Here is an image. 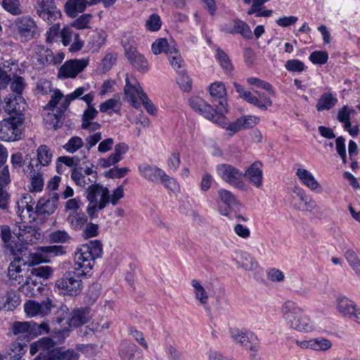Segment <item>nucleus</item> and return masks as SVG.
<instances>
[{"label": "nucleus", "instance_id": "55", "mask_svg": "<svg viewBox=\"0 0 360 360\" xmlns=\"http://www.w3.org/2000/svg\"><path fill=\"white\" fill-rule=\"evenodd\" d=\"M84 144L82 139L79 136H73L69 139L63 148L70 153L76 152Z\"/></svg>", "mask_w": 360, "mask_h": 360}, {"label": "nucleus", "instance_id": "63", "mask_svg": "<svg viewBox=\"0 0 360 360\" xmlns=\"http://www.w3.org/2000/svg\"><path fill=\"white\" fill-rule=\"evenodd\" d=\"M285 68L290 72H302L304 69V64L297 59L288 60Z\"/></svg>", "mask_w": 360, "mask_h": 360}, {"label": "nucleus", "instance_id": "19", "mask_svg": "<svg viewBox=\"0 0 360 360\" xmlns=\"http://www.w3.org/2000/svg\"><path fill=\"white\" fill-rule=\"evenodd\" d=\"M125 82L124 94L127 99L132 106L137 108L139 107V101L142 99L141 94H146L143 91L136 79L132 78L130 79L128 74H126Z\"/></svg>", "mask_w": 360, "mask_h": 360}, {"label": "nucleus", "instance_id": "14", "mask_svg": "<svg viewBox=\"0 0 360 360\" xmlns=\"http://www.w3.org/2000/svg\"><path fill=\"white\" fill-rule=\"evenodd\" d=\"M217 174L223 181L236 188L243 186V173L237 168L227 164H221L217 166Z\"/></svg>", "mask_w": 360, "mask_h": 360}, {"label": "nucleus", "instance_id": "22", "mask_svg": "<svg viewBox=\"0 0 360 360\" xmlns=\"http://www.w3.org/2000/svg\"><path fill=\"white\" fill-rule=\"evenodd\" d=\"M58 199L57 193L47 198H40L36 205L37 216L46 217L52 214L57 208Z\"/></svg>", "mask_w": 360, "mask_h": 360}, {"label": "nucleus", "instance_id": "12", "mask_svg": "<svg viewBox=\"0 0 360 360\" xmlns=\"http://www.w3.org/2000/svg\"><path fill=\"white\" fill-rule=\"evenodd\" d=\"M88 88L85 86H82L75 89L70 94L67 95L63 101L60 103V105L59 107V110L57 111L56 114H49V119L51 121L53 126L55 129L60 127L63 124V112L67 110L69 107L71 101L79 98L82 95H83L86 91Z\"/></svg>", "mask_w": 360, "mask_h": 360}, {"label": "nucleus", "instance_id": "61", "mask_svg": "<svg viewBox=\"0 0 360 360\" xmlns=\"http://www.w3.org/2000/svg\"><path fill=\"white\" fill-rule=\"evenodd\" d=\"M181 159L179 153H172L167 160V165L169 170L176 171L180 166Z\"/></svg>", "mask_w": 360, "mask_h": 360}, {"label": "nucleus", "instance_id": "10", "mask_svg": "<svg viewBox=\"0 0 360 360\" xmlns=\"http://www.w3.org/2000/svg\"><path fill=\"white\" fill-rule=\"evenodd\" d=\"M35 202L30 193H23L16 202V213L21 221L32 222L36 220Z\"/></svg>", "mask_w": 360, "mask_h": 360}, {"label": "nucleus", "instance_id": "4", "mask_svg": "<svg viewBox=\"0 0 360 360\" xmlns=\"http://www.w3.org/2000/svg\"><path fill=\"white\" fill-rule=\"evenodd\" d=\"M140 174L146 179L154 184H162L167 188L174 191L177 189L176 181L167 175L166 172L156 167L148 165H141L139 167Z\"/></svg>", "mask_w": 360, "mask_h": 360}, {"label": "nucleus", "instance_id": "41", "mask_svg": "<svg viewBox=\"0 0 360 360\" xmlns=\"http://www.w3.org/2000/svg\"><path fill=\"white\" fill-rule=\"evenodd\" d=\"M37 160L41 166H47L51 162L52 152L49 147L46 145H41L37 148Z\"/></svg>", "mask_w": 360, "mask_h": 360}, {"label": "nucleus", "instance_id": "9", "mask_svg": "<svg viewBox=\"0 0 360 360\" xmlns=\"http://www.w3.org/2000/svg\"><path fill=\"white\" fill-rule=\"evenodd\" d=\"M82 274L79 272L70 271L65 274V276L57 280L56 286L63 290L64 294L69 295H77L82 290L83 285L80 278Z\"/></svg>", "mask_w": 360, "mask_h": 360}, {"label": "nucleus", "instance_id": "21", "mask_svg": "<svg viewBox=\"0 0 360 360\" xmlns=\"http://www.w3.org/2000/svg\"><path fill=\"white\" fill-rule=\"evenodd\" d=\"M92 6H94V0H68L64 5V12L69 18H75Z\"/></svg>", "mask_w": 360, "mask_h": 360}, {"label": "nucleus", "instance_id": "24", "mask_svg": "<svg viewBox=\"0 0 360 360\" xmlns=\"http://www.w3.org/2000/svg\"><path fill=\"white\" fill-rule=\"evenodd\" d=\"M223 30L229 34H240L244 38L250 39L252 38V32L250 26L240 20H234L223 26Z\"/></svg>", "mask_w": 360, "mask_h": 360}, {"label": "nucleus", "instance_id": "54", "mask_svg": "<svg viewBox=\"0 0 360 360\" xmlns=\"http://www.w3.org/2000/svg\"><path fill=\"white\" fill-rule=\"evenodd\" d=\"M11 82V90L16 93L17 95L21 96V94L25 86L24 79L22 77L16 76L13 74Z\"/></svg>", "mask_w": 360, "mask_h": 360}, {"label": "nucleus", "instance_id": "58", "mask_svg": "<svg viewBox=\"0 0 360 360\" xmlns=\"http://www.w3.org/2000/svg\"><path fill=\"white\" fill-rule=\"evenodd\" d=\"M247 82L250 85H254L258 88H262L267 91L270 94H274L272 86L269 83L264 80H262L256 77H250L247 79Z\"/></svg>", "mask_w": 360, "mask_h": 360}, {"label": "nucleus", "instance_id": "49", "mask_svg": "<svg viewBox=\"0 0 360 360\" xmlns=\"http://www.w3.org/2000/svg\"><path fill=\"white\" fill-rule=\"evenodd\" d=\"M168 60L172 68L178 71L183 65V60L179 51L174 47H172V51L167 55Z\"/></svg>", "mask_w": 360, "mask_h": 360}, {"label": "nucleus", "instance_id": "42", "mask_svg": "<svg viewBox=\"0 0 360 360\" xmlns=\"http://www.w3.org/2000/svg\"><path fill=\"white\" fill-rule=\"evenodd\" d=\"M93 15L90 13H83L70 23V26L77 30H85L91 27Z\"/></svg>", "mask_w": 360, "mask_h": 360}, {"label": "nucleus", "instance_id": "60", "mask_svg": "<svg viewBox=\"0 0 360 360\" xmlns=\"http://www.w3.org/2000/svg\"><path fill=\"white\" fill-rule=\"evenodd\" d=\"M146 26L150 31H158L161 27V20L158 15L152 14L146 22Z\"/></svg>", "mask_w": 360, "mask_h": 360}, {"label": "nucleus", "instance_id": "7", "mask_svg": "<svg viewBox=\"0 0 360 360\" xmlns=\"http://www.w3.org/2000/svg\"><path fill=\"white\" fill-rule=\"evenodd\" d=\"M218 124L226 129L227 134L232 136L236 133L246 129L252 128L259 123V118L257 116L246 115L238 118L232 122H229L226 117L219 115Z\"/></svg>", "mask_w": 360, "mask_h": 360}, {"label": "nucleus", "instance_id": "2", "mask_svg": "<svg viewBox=\"0 0 360 360\" xmlns=\"http://www.w3.org/2000/svg\"><path fill=\"white\" fill-rule=\"evenodd\" d=\"M103 254L100 240H91L79 246L74 254V269L82 275H86L93 269L95 260Z\"/></svg>", "mask_w": 360, "mask_h": 360}, {"label": "nucleus", "instance_id": "48", "mask_svg": "<svg viewBox=\"0 0 360 360\" xmlns=\"http://www.w3.org/2000/svg\"><path fill=\"white\" fill-rule=\"evenodd\" d=\"M20 303V296L14 291H10L7 292L6 300L4 302V307L8 311H12L15 309Z\"/></svg>", "mask_w": 360, "mask_h": 360}, {"label": "nucleus", "instance_id": "37", "mask_svg": "<svg viewBox=\"0 0 360 360\" xmlns=\"http://www.w3.org/2000/svg\"><path fill=\"white\" fill-rule=\"evenodd\" d=\"M67 221L70 226L75 229H82L87 222V217L83 212H72L69 213Z\"/></svg>", "mask_w": 360, "mask_h": 360}, {"label": "nucleus", "instance_id": "46", "mask_svg": "<svg viewBox=\"0 0 360 360\" xmlns=\"http://www.w3.org/2000/svg\"><path fill=\"white\" fill-rule=\"evenodd\" d=\"M115 304L111 300L101 301L96 307V312L101 317L110 316L114 311Z\"/></svg>", "mask_w": 360, "mask_h": 360}, {"label": "nucleus", "instance_id": "62", "mask_svg": "<svg viewBox=\"0 0 360 360\" xmlns=\"http://www.w3.org/2000/svg\"><path fill=\"white\" fill-rule=\"evenodd\" d=\"M335 148L338 154L340 156L344 163H346L347 154L345 139L342 136H339L335 140Z\"/></svg>", "mask_w": 360, "mask_h": 360}, {"label": "nucleus", "instance_id": "16", "mask_svg": "<svg viewBox=\"0 0 360 360\" xmlns=\"http://www.w3.org/2000/svg\"><path fill=\"white\" fill-rule=\"evenodd\" d=\"M88 58L71 59L65 62L58 71L60 78H75L88 65Z\"/></svg>", "mask_w": 360, "mask_h": 360}, {"label": "nucleus", "instance_id": "20", "mask_svg": "<svg viewBox=\"0 0 360 360\" xmlns=\"http://www.w3.org/2000/svg\"><path fill=\"white\" fill-rule=\"evenodd\" d=\"M70 25L64 27L60 30V37L63 44L65 46H70V50L77 51L82 49L83 41L79 39V34L72 30Z\"/></svg>", "mask_w": 360, "mask_h": 360}, {"label": "nucleus", "instance_id": "47", "mask_svg": "<svg viewBox=\"0 0 360 360\" xmlns=\"http://www.w3.org/2000/svg\"><path fill=\"white\" fill-rule=\"evenodd\" d=\"M49 238L54 243H65L70 241L71 237L65 230H57L50 233Z\"/></svg>", "mask_w": 360, "mask_h": 360}, {"label": "nucleus", "instance_id": "18", "mask_svg": "<svg viewBox=\"0 0 360 360\" xmlns=\"http://www.w3.org/2000/svg\"><path fill=\"white\" fill-rule=\"evenodd\" d=\"M71 178L77 186L88 188L96 181L97 173L93 169V166L85 168L79 167L72 172Z\"/></svg>", "mask_w": 360, "mask_h": 360}, {"label": "nucleus", "instance_id": "26", "mask_svg": "<svg viewBox=\"0 0 360 360\" xmlns=\"http://www.w3.org/2000/svg\"><path fill=\"white\" fill-rule=\"evenodd\" d=\"M91 319L90 309L82 307L75 309L72 311L70 316L68 320L70 327H79L89 321Z\"/></svg>", "mask_w": 360, "mask_h": 360}, {"label": "nucleus", "instance_id": "51", "mask_svg": "<svg viewBox=\"0 0 360 360\" xmlns=\"http://www.w3.org/2000/svg\"><path fill=\"white\" fill-rule=\"evenodd\" d=\"M11 68L8 69V66H0V89H5L8 83L11 81L13 76Z\"/></svg>", "mask_w": 360, "mask_h": 360}, {"label": "nucleus", "instance_id": "11", "mask_svg": "<svg viewBox=\"0 0 360 360\" xmlns=\"http://www.w3.org/2000/svg\"><path fill=\"white\" fill-rule=\"evenodd\" d=\"M29 276V269L22 259L15 258L9 264L7 277L11 285H21Z\"/></svg>", "mask_w": 360, "mask_h": 360}, {"label": "nucleus", "instance_id": "35", "mask_svg": "<svg viewBox=\"0 0 360 360\" xmlns=\"http://www.w3.org/2000/svg\"><path fill=\"white\" fill-rule=\"evenodd\" d=\"M338 103V98L331 93L326 92L323 94L316 105L317 111L329 110L333 108Z\"/></svg>", "mask_w": 360, "mask_h": 360}, {"label": "nucleus", "instance_id": "45", "mask_svg": "<svg viewBox=\"0 0 360 360\" xmlns=\"http://www.w3.org/2000/svg\"><path fill=\"white\" fill-rule=\"evenodd\" d=\"M210 96L214 98L223 99L226 96L225 85L221 82H215L209 87Z\"/></svg>", "mask_w": 360, "mask_h": 360}, {"label": "nucleus", "instance_id": "25", "mask_svg": "<svg viewBox=\"0 0 360 360\" xmlns=\"http://www.w3.org/2000/svg\"><path fill=\"white\" fill-rule=\"evenodd\" d=\"M296 176L300 182L308 188L310 191L321 193V186L314 175L307 169L298 168L296 172Z\"/></svg>", "mask_w": 360, "mask_h": 360}, {"label": "nucleus", "instance_id": "44", "mask_svg": "<svg viewBox=\"0 0 360 360\" xmlns=\"http://www.w3.org/2000/svg\"><path fill=\"white\" fill-rule=\"evenodd\" d=\"M333 347L331 340L319 337L312 338V350L316 352H326Z\"/></svg>", "mask_w": 360, "mask_h": 360}, {"label": "nucleus", "instance_id": "28", "mask_svg": "<svg viewBox=\"0 0 360 360\" xmlns=\"http://www.w3.org/2000/svg\"><path fill=\"white\" fill-rule=\"evenodd\" d=\"M5 103L4 109L10 114L20 115L25 110L26 107L24 98L20 95H9L5 99Z\"/></svg>", "mask_w": 360, "mask_h": 360}, {"label": "nucleus", "instance_id": "40", "mask_svg": "<svg viewBox=\"0 0 360 360\" xmlns=\"http://www.w3.org/2000/svg\"><path fill=\"white\" fill-rule=\"evenodd\" d=\"M4 9L13 15H20L23 13V8L20 0H2Z\"/></svg>", "mask_w": 360, "mask_h": 360}, {"label": "nucleus", "instance_id": "38", "mask_svg": "<svg viewBox=\"0 0 360 360\" xmlns=\"http://www.w3.org/2000/svg\"><path fill=\"white\" fill-rule=\"evenodd\" d=\"M34 57L39 64L45 65L49 61L53 60V53L44 46L37 45L34 48Z\"/></svg>", "mask_w": 360, "mask_h": 360}, {"label": "nucleus", "instance_id": "53", "mask_svg": "<svg viewBox=\"0 0 360 360\" xmlns=\"http://www.w3.org/2000/svg\"><path fill=\"white\" fill-rule=\"evenodd\" d=\"M309 60L314 64L323 65L328 60V54L324 51H315L310 54Z\"/></svg>", "mask_w": 360, "mask_h": 360}, {"label": "nucleus", "instance_id": "50", "mask_svg": "<svg viewBox=\"0 0 360 360\" xmlns=\"http://www.w3.org/2000/svg\"><path fill=\"white\" fill-rule=\"evenodd\" d=\"M120 107L121 104L119 99L110 98L100 105V111L107 112L108 110H111L117 112L120 110Z\"/></svg>", "mask_w": 360, "mask_h": 360}, {"label": "nucleus", "instance_id": "32", "mask_svg": "<svg viewBox=\"0 0 360 360\" xmlns=\"http://www.w3.org/2000/svg\"><path fill=\"white\" fill-rule=\"evenodd\" d=\"M126 55L128 60L136 68L140 71H146L148 68V62L146 59L137 52L136 49L130 47L129 50L126 51Z\"/></svg>", "mask_w": 360, "mask_h": 360}, {"label": "nucleus", "instance_id": "17", "mask_svg": "<svg viewBox=\"0 0 360 360\" xmlns=\"http://www.w3.org/2000/svg\"><path fill=\"white\" fill-rule=\"evenodd\" d=\"M23 172L30 179V183L28 186L29 191L32 193L41 192L44 188V181L39 164L34 165L30 161L23 169Z\"/></svg>", "mask_w": 360, "mask_h": 360}, {"label": "nucleus", "instance_id": "3", "mask_svg": "<svg viewBox=\"0 0 360 360\" xmlns=\"http://www.w3.org/2000/svg\"><path fill=\"white\" fill-rule=\"evenodd\" d=\"M86 198L89 202L86 212L90 218L96 216L98 211L104 209L110 200L108 188L98 184H93L86 188Z\"/></svg>", "mask_w": 360, "mask_h": 360}, {"label": "nucleus", "instance_id": "43", "mask_svg": "<svg viewBox=\"0 0 360 360\" xmlns=\"http://www.w3.org/2000/svg\"><path fill=\"white\" fill-rule=\"evenodd\" d=\"M172 47H174V46L169 45L167 40L164 38L155 40L151 46L153 53L155 55L163 52L168 55L172 51Z\"/></svg>", "mask_w": 360, "mask_h": 360}, {"label": "nucleus", "instance_id": "57", "mask_svg": "<svg viewBox=\"0 0 360 360\" xmlns=\"http://www.w3.org/2000/svg\"><path fill=\"white\" fill-rule=\"evenodd\" d=\"M303 200H300L302 205H297V210L302 212H311L316 207L314 200L309 196L304 194Z\"/></svg>", "mask_w": 360, "mask_h": 360}, {"label": "nucleus", "instance_id": "36", "mask_svg": "<svg viewBox=\"0 0 360 360\" xmlns=\"http://www.w3.org/2000/svg\"><path fill=\"white\" fill-rule=\"evenodd\" d=\"M218 195L220 200L226 205L224 209H219L220 213L224 216H229L231 207L236 203L235 196L229 191L222 188L218 191Z\"/></svg>", "mask_w": 360, "mask_h": 360}, {"label": "nucleus", "instance_id": "23", "mask_svg": "<svg viewBox=\"0 0 360 360\" xmlns=\"http://www.w3.org/2000/svg\"><path fill=\"white\" fill-rule=\"evenodd\" d=\"M263 165L259 161L253 162L245 171V178L248 181L257 188L262 186L263 181Z\"/></svg>", "mask_w": 360, "mask_h": 360}, {"label": "nucleus", "instance_id": "6", "mask_svg": "<svg viewBox=\"0 0 360 360\" xmlns=\"http://www.w3.org/2000/svg\"><path fill=\"white\" fill-rule=\"evenodd\" d=\"M13 32L20 41H27L34 39L37 33L36 21L30 15L17 18L12 24Z\"/></svg>", "mask_w": 360, "mask_h": 360}, {"label": "nucleus", "instance_id": "33", "mask_svg": "<svg viewBox=\"0 0 360 360\" xmlns=\"http://www.w3.org/2000/svg\"><path fill=\"white\" fill-rule=\"evenodd\" d=\"M238 266L245 271H253L259 264L256 259L248 252H241L235 259Z\"/></svg>", "mask_w": 360, "mask_h": 360}, {"label": "nucleus", "instance_id": "39", "mask_svg": "<svg viewBox=\"0 0 360 360\" xmlns=\"http://www.w3.org/2000/svg\"><path fill=\"white\" fill-rule=\"evenodd\" d=\"M355 114V110L348 105H344L338 110L337 119L344 124V128H348L352 126L351 115Z\"/></svg>", "mask_w": 360, "mask_h": 360}, {"label": "nucleus", "instance_id": "8", "mask_svg": "<svg viewBox=\"0 0 360 360\" xmlns=\"http://www.w3.org/2000/svg\"><path fill=\"white\" fill-rule=\"evenodd\" d=\"M20 118L11 117L0 122V139L4 141H15L19 140L21 136Z\"/></svg>", "mask_w": 360, "mask_h": 360}, {"label": "nucleus", "instance_id": "34", "mask_svg": "<svg viewBox=\"0 0 360 360\" xmlns=\"http://www.w3.org/2000/svg\"><path fill=\"white\" fill-rule=\"evenodd\" d=\"M191 284L193 287L195 298L202 306L207 305L209 301V292L204 285L197 279L192 280Z\"/></svg>", "mask_w": 360, "mask_h": 360}, {"label": "nucleus", "instance_id": "64", "mask_svg": "<svg viewBox=\"0 0 360 360\" xmlns=\"http://www.w3.org/2000/svg\"><path fill=\"white\" fill-rule=\"evenodd\" d=\"M58 360H78L79 354L73 349L56 352Z\"/></svg>", "mask_w": 360, "mask_h": 360}, {"label": "nucleus", "instance_id": "27", "mask_svg": "<svg viewBox=\"0 0 360 360\" xmlns=\"http://www.w3.org/2000/svg\"><path fill=\"white\" fill-rule=\"evenodd\" d=\"M230 333L231 338L236 344L247 349L252 350V352L257 351L251 343V340L253 338L252 333L239 329H231Z\"/></svg>", "mask_w": 360, "mask_h": 360}, {"label": "nucleus", "instance_id": "52", "mask_svg": "<svg viewBox=\"0 0 360 360\" xmlns=\"http://www.w3.org/2000/svg\"><path fill=\"white\" fill-rule=\"evenodd\" d=\"M345 257L356 273L360 274V259L356 252L349 250L345 252Z\"/></svg>", "mask_w": 360, "mask_h": 360}, {"label": "nucleus", "instance_id": "31", "mask_svg": "<svg viewBox=\"0 0 360 360\" xmlns=\"http://www.w3.org/2000/svg\"><path fill=\"white\" fill-rule=\"evenodd\" d=\"M108 34L103 30L94 31L89 37L87 46L92 52L98 51L105 44Z\"/></svg>", "mask_w": 360, "mask_h": 360}, {"label": "nucleus", "instance_id": "30", "mask_svg": "<svg viewBox=\"0 0 360 360\" xmlns=\"http://www.w3.org/2000/svg\"><path fill=\"white\" fill-rule=\"evenodd\" d=\"M42 284L33 280L30 276L20 285L18 290L22 292L25 296L34 297L37 296L43 289Z\"/></svg>", "mask_w": 360, "mask_h": 360}, {"label": "nucleus", "instance_id": "15", "mask_svg": "<svg viewBox=\"0 0 360 360\" xmlns=\"http://www.w3.org/2000/svg\"><path fill=\"white\" fill-rule=\"evenodd\" d=\"M54 307L52 300L46 298L41 302L29 300L25 304L24 309L26 315L29 317L45 316L51 313Z\"/></svg>", "mask_w": 360, "mask_h": 360}, {"label": "nucleus", "instance_id": "59", "mask_svg": "<svg viewBox=\"0 0 360 360\" xmlns=\"http://www.w3.org/2000/svg\"><path fill=\"white\" fill-rule=\"evenodd\" d=\"M256 94L259 97L260 100L257 98V107L262 110H266L268 108L272 105V101L271 98L263 93L255 91Z\"/></svg>", "mask_w": 360, "mask_h": 360}, {"label": "nucleus", "instance_id": "56", "mask_svg": "<svg viewBox=\"0 0 360 360\" xmlns=\"http://www.w3.org/2000/svg\"><path fill=\"white\" fill-rule=\"evenodd\" d=\"M101 285L98 283L91 285L86 292V300L89 303H94L98 298L101 293Z\"/></svg>", "mask_w": 360, "mask_h": 360}, {"label": "nucleus", "instance_id": "29", "mask_svg": "<svg viewBox=\"0 0 360 360\" xmlns=\"http://www.w3.org/2000/svg\"><path fill=\"white\" fill-rule=\"evenodd\" d=\"M335 307L338 312L344 318L349 319L357 305L345 296H338L335 300Z\"/></svg>", "mask_w": 360, "mask_h": 360}, {"label": "nucleus", "instance_id": "1", "mask_svg": "<svg viewBox=\"0 0 360 360\" xmlns=\"http://www.w3.org/2000/svg\"><path fill=\"white\" fill-rule=\"evenodd\" d=\"M280 312L286 327L301 333H311L316 329L312 319L296 302L287 300L283 302Z\"/></svg>", "mask_w": 360, "mask_h": 360}, {"label": "nucleus", "instance_id": "13", "mask_svg": "<svg viewBox=\"0 0 360 360\" xmlns=\"http://www.w3.org/2000/svg\"><path fill=\"white\" fill-rule=\"evenodd\" d=\"M36 5L37 14L48 24H52L61 15V13L57 8L54 0H37Z\"/></svg>", "mask_w": 360, "mask_h": 360}, {"label": "nucleus", "instance_id": "5", "mask_svg": "<svg viewBox=\"0 0 360 360\" xmlns=\"http://www.w3.org/2000/svg\"><path fill=\"white\" fill-rule=\"evenodd\" d=\"M189 105L193 110L217 124H218L217 120L219 118L218 116L222 115L224 112H227V102L224 99L219 101L217 110L213 109L210 104L198 96L190 98Z\"/></svg>", "mask_w": 360, "mask_h": 360}]
</instances>
